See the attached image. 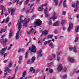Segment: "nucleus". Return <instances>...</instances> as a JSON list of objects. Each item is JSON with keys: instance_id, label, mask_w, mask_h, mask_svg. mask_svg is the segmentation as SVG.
<instances>
[{"instance_id": "obj_1", "label": "nucleus", "mask_w": 79, "mask_h": 79, "mask_svg": "<svg viewBox=\"0 0 79 79\" xmlns=\"http://www.w3.org/2000/svg\"><path fill=\"white\" fill-rule=\"evenodd\" d=\"M22 18H23V15H21L20 17V21L19 23V20H18L17 23V25L19 26V30H20V29H21V26H22V25H21V22H23V20L22 19Z\"/></svg>"}, {"instance_id": "obj_2", "label": "nucleus", "mask_w": 79, "mask_h": 79, "mask_svg": "<svg viewBox=\"0 0 79 79\" xmlns=\"http://www.w3.org/2000/svg\"><path fill=\"white\" fill-rule=\"evenodd\" d=\"M79 1H77L76 3H73L72 5V6L73 8H75V7H76L77 9H75L74 10V11L76 12L77 10H78V8H79Z\"/></svg>"}, {"instance_id": "obj_3", "label": "nucleus", "mask_w": 79, "mask_h": 79, "mask_svg": "<svg viewBox=\"0 0 79 79\" xmlns=\"http://www.w3.org/2000/svg\"><path fill=\"white\" fill-rule=\"evenodd\" d=\"M29 50H30L31 52L32 53H35L37 51V48L35 45H32L31 48L30 47L29 48Z\"/></svg>"}, {"instance_id": "obj_4", "label": "nucleus", "mask_w": 79, "mask_h": 79, "mask_svg": "<svg viewBox=\"0 0 79 79\" xmlns=\"http://www.w3.org/2000/svg\"><path fill=\"white\" fill-rule=\"evenodd\" d=\"M29 21H30V19H29V18H28L27 20V18L25 19L23 21V22H24L23 25V27H27V23H28Z\"/></svg>"}, {"instance_id": "obj_5", "label": "nucleus", "mask_w": 79, "mask_h": 79, "mask_svg": "<svg viewBox=\"0 0 79 79\" xmlns=\"http://www.w3.org/2000/svg\"><path fill=\"white\" fill-rule=\"evenodd\" d=\"M6 49H7V47H6L5 48H2L1 50H0V54H1L2 56L4 55L3 53H4Z\"/></svg>"}, {"instance_id": "obj_6", "label": "nucleus", "mask_w": 79, "mask_h": 79, "mask_svg": "<svg viewBox=\"0 0 79 79\" xmlns=\"http://www.w3.org/2000/svg\"><path fill=\"white\" fill-rule=\"evenodd\" d=\"M42 51V50L41 49H40L39 51L37 52V53L38 55V58H39V57H41L43 56L42 54H41Z\"/></svg>"}, {"instance_id": "obj_7", "label": "nucleus", "mask_w": 79, "mask_h": 79, "mask_svg": "<svg viewBox=\"0 0 79 79\" xmlns=\"http://www.w3.org/2000/svg\"><path fill=\"white\" fill-rule=\"evenodd\" d=\"M41 23H42V21L41 20H38L37 21L35 22L34 24L36 26H40V25H41Z\"/></svg>"}, {"instance_id": "obj_8", "label": "nucleus", "mask_w": 79, "mask_h": 79, "mask_svg": "<svg viewBox=\"0 0 79 79\" xmlns=\"http://www.w3.org/2000/svg\"><path fill=\"white\" fill-rule=\"evenodd\" d=\"M15 8H12L11 10V16H12L13 17L14 16V15L15 14Z\"/></svg>"}, {"instance_id": "obj_9", "label": "nucleus", "mask_w": 79, "mask_h": 79, "mask_svg": "<svg viewBox=\"0 0 79 79\" xmlns=\"http://www.w3.org/2000/svg\"><path fill=\"white\" fill-rule=\"evenodd\" d=\"M73 27V24L71 23L69 24V27L68 28V31H71V29H72Z\"/></svg>"}, {"instance_id": "obj_10", "label": "nucleus", "mask_w": 79, "mask_h": 79, "mask_svg": "<svg viewBox=\"0 0 79 79\" xmlns=\"http://www.w3.org/2000/svg\"><path fill=\"white\" fill-rule=\"evenodd\" d=\"M63 66H62L61 64H60L58 66L57 70L59 71H61V70H62V69H63Z\"/></svg>"}, {"instance_id": "obj_11", "label": "nucleus", "mask_w": 79, "mask_h": 79, "mask_svg": "<svg viewBox=\"0 0 79 79\" xmlns=\"http://www.w3.org/2000/svg\"><path fill=\"white\" fill-rule=\"evenodd\" d=\"M7 41H8V39L7 38L5 39L2 38L0 42L1 44H3V43H6Z\"/></svg>"}, {"instance_id": "obj_12", "label": "nucleus", "mask_w": 79, "mask_h": 79, "mask_svg": "<svg viewBox=\"0 0 79 79\" xmlns=\"http://www.w3.org/2000/svg\"><path fill=\"white\" fill-rule=\"evenodd\" d=\"M68 60L71 63H74V59L73 57H69L68 58Z\"/></svg>"}, {"instance_id": "obj_13", "label": "nucleus", "mask_w": 79, "mask_h": 79, "mask_svg": "<svg viewBox=\"0 0 79 79\" xmlns=\"http://www.w3.org/2000/svg\"><path fill=\"white\" fill-rule=\"evenodd\" d=\"M47 8H46L44 10V13L45 14V17H48L49 16V15H48L47 14Z\"/></svg>"}, {"instance_id": "obj_14", "label": "nucleus", "mask_w": 79, "mask_h": 79, "mask_svg": "<svg viewBox=\"0 0 79 79\" xmlns=\"http://www.w3.org/2000/svg\"><path fill=\"white\" fill-rule=\"evenodd\" d=\"M26 71H24L22 75V76L23 77H20L19 79H24V78L23 77H24L26 76Z\"/></svg>"}, {"instance_id": "obj_15", "label": "nucleus", "mask_w": 79, "mask_h": 79, "mask_svg": "<svg viewBox=\"0 0 79 79\" xmlns=\"http://www.w3.org/2000/svg\"><path fill=\"white\" fill-rule=\"evenodd\" d=\"M0 6H1V7H2V13L1 14V15H3V10H6V9H5V7L3 6L2 5H1Z\"/></svg>"}, {"instance_id": "obj_16", "label": "nucleus", "mask_w": 79, "mask_h": 79, "mask_svg": "<svg viewBox=\"0 0 79 79\" xmlns=\"http://www.w3.org/2000/svg\"><path fill=\"white\" fill-rule=\"evenodd\" d=\"M35 58H36V57H35V56H34L31 58V61H30V63L31 64H32L34 61H35Z\"/></svg>"}, {"instance_id": "obj_17", "label": "nucleus", "mask_w": 79, "mask_h": 79, "mask_svg": "<svg viewBox=\"0 0 79 79\" xmlns=\"http://www.w3.org/2000/svg\"><path fill=\"white\" fill-rule=\"evenodd\" d=\"M12 71V69H10L8 67L6 68V70H5V73H7V71H8V73H10L11 71Z\"/></svg>"}, {"instance_id": "obj_18", "label": "nucleus", "mask_w": 79, "mask_h": 79, "mask_svg": "<svg viewBox=\"0 0 79 79\" xmlns=\"http://www.w3.org/2000/svg\"><path fill=\"white\" fill-rule=\"evenodd\" d=\"M48 31L45 30L42 32V35H47L48 34Z\"/></svg>"}, {"instance_id": "obj_19", "label": "nucleus", "mask_w": 79, "mask_h": 79, "mask_svg": "<svg viewBox=\"0 0 79 79\" xmlns=\"http://www.w3.org/2000/svg\"><path fill=\"white\" fill-rule=\"evenodd\" d=\"M19 31H18L16 34L15 39L16 40L19 39Z\"/></svg>"}, {"instance_id": "obj_20", "label": "nucleus", "mask_w": 79, "mask_h": 79, "mask_svg": "<svg viewBox=\"0 0 79 79\" xmlns=\"http://www.w3.org/2000/svg\"><path fill=\"white\" fill-rule=\"evenodd\" d=\"M73 50L74 52L75 53H77V50H76V47L74 46L73 48Z\"/></svg>"}, {"instance_id": "obj_21", "label": "nucleus", "mask_w": 79, "mask_h": 79, "mask_svg": "<svg viewBox=\"0 0 79 79\" xmlns=\"http://www.w3.org/2000/svg\"><path fill=\"white\" fill-rule=\"evenodd\" d=\"M54 3H55V6H57L58 3V0H54Z\"/></svg>"}, {"instance_id": "obj_22", "label": "nucleus", "mask_w": 79, "mask_h": 79, "mask_svg": "<svg viewBox=\"0 0 79 79\" xmlns=\"http://www.w3.org/2000/svg\"><path fill=\"white\" fill-rule=\"evenodd\" d=\"M12 34H13L12 31H11V30H10V32L9 34V38H11V36L12 35Z\"/></svg>"}, {"instance_id": "obj_23", "label": "nucleus", "mask_w": 79, "mask_h": 79, "mask_svg": "<svg viewBox=\"0 0 79 79\" xmlns=\"http://www.w3.org/2000/svg\"><path fill=\"white\" fill-rule=\"evenodd\" d=\"M75 29L76 32H79V27H78L77 26L76 27H75Z\"/></svg>"}, {"instance_id": "obj_24", "label": "nucleus", "mask_w": 79, "mask_h": 79, "mask_svg": "<svg viewBox=\"0 0 79 79\" xmlns=\"http://www.w3.org/2000/svg\"><path fill=\"white\" fill-rule=\"evenodd\" d=\"M43 10H44V8H43V7H39L38 9V11H42Z\"/></svg>"}, {"instance_id": "obj_25", "label": "nucleus", "mask_w": 79, "mask_h": 79, "mask_svg": "<svg viewBox=\"0 0 79 79\" xmlns=\"http://www.w3.org/2000/svg\"><path fill=\"white\" fill-rule=\"evenodd\" d=\"M48 71L51 74H52V73H53V70L52 69H48Z\"/></svg>"}, {"instance_id": "obj_26", "label": "nucleus", "mask_w": 79, "mask_h": 79, "mask_svg": "<svg viewBox=\"0 0 79 79\" xmlns=\"http://www.w3.org/2000/svg\"><path fill=\"white\" fill-rule=\"evenodd\" d=\"M53 26H58V23L56 22L53 24Z\"/></svg>"}, {"instance_id": "obj_27", "label": "nucleus", "mask_w": 79, "mask_h": 79, "mask_svg": "<svg viewBox=\"0 0 79 79\" xmlns=\"http://www.w3.org/2000/svg\"><path fill=\"white\" fill-rule=\"evenodd\" d=\"M34 30V29L33 28H32L31 30L29 32L27 31V34H28L29 35H30V34L32 32V31H33Z\"/></svg>"}, {"instance_id": "obj_28", "label": "nucleus", "mask_w": 79, "mask_h": 79, "mask_svg": "<svg viewBox=\"0 0 79 79\" xmlns=\"http://www.w3.org/2000/svg\"><path fill=\"white\" fill-rule=\"evenodd\" d=\"M52 37H53V35H48L47 39H48L49 38H50V39H52Z\"/></svg>"}, {"instance_id": "obj_29", "label": "nucleus", "mask_w": 79, "mask_h": 79, "mask_svg": "<svg viewBox=\"0 0 79 79\" xmlns=\"http://www.w3.org/2000/svg\"><path fill=\"white\" fill-rule=\"evenodd\" d=\"M64 23H65V20H62L61 21V24L62 26H63V24H64Z\"/></svg>"}, {"instance_id": "obj_30", "label": "nucleus", "mask_w": 79, "mask_h": 79, "mask_svg": "<svg viewBox=\"0 0 79 79\" xmlns=\"http://www.w3.org/2000/svg\"><path fill=\"white\" fill-rule=\"evenodd\" d=\"M49 46H50L51 48H53L54 46H53V43H51L49 44Z\"/></svg>"}, {"instance_id": "obj_31", "label": "nucleus", "mask_w": 79, "mask_h": 79, "mask_svg": "<svg viewBox=\"0 0 79 79\" xmlns=\"http://www.w3.org/2000/svg\"><path fill=\"white\" fill-rule=\"evenodd\" d=\"M2 29V32H6V27H5V28H4L3 29Z\"/></svg>"}, {"instance_id": "obj_32", "label": "nucleus", "mask_w": 79, "mask_h": 79, "mask_svg": "<svg viewBox=\"0 0 79 79\" xmlns=\"http://www.w3.org/2000/svg\"><path fill=\"white\" fill-rule=\"evenodd\" d=\"M28 55V52L27 51L26 52L25 54V58H27V56Z\"/></svg>"}, {"instance_id": "obj_33", "label": "nucleus", "mask_w": 79, "mask_h": 79, "mask_svg": "<svg viewBox=\"0 0 79 79\" xmlns=\"http://www.w3.org/2000/svg\"><path fill=\"white\" fill-rule=\"evenodd\" d=\"M48 24L49 25H52L53 23H52V22L51 20H49V22H48Z\"/></svg>"}, {"instance_id": "obj_34", "label": "nucleus", "mask_w": 79, "mask_h": 79, "mask_svg": "<svg viewBox=\"0 0 79 79\" xmlns=\"http://www.w3.org/2000/svg\"><path fill=\"white\" fill-rule=\"evenodd\" d=\"M52 18L53 19V21H55V20L56 19L57 17H51L50 18V19H52Z\"/></svg>"}, {"instance_id": "obj_35", "label": "nucleus", "mask_w": 79, "mask_h": 79, "mask_svg": "<svg viewBox=\"0 0 79 79\" xmlns=\"http://www.w3.org/2000/svg\"><path fill=\"white\" fill-rule=\"evenodd\" d=\"M9 18H8L6 19V20L5 23H8V22L9 21Z\"/></svg>"}, {"instance_id": "obj_36", "label": "nucleus", "mask_w": 79, "mask_h": 79, "mask_svg": "<svg viewBox=\"0 0 79 79\" xmlns=\"http://www.w3.org/2000/svg\"><path fill=\"white\" fill-rule=\"evenodd\" d=\"M67 77V75H66L65 76H62V78H63V79H66Z\"/></svg>"}, {"instance_id": "obj_37", "label": "nucleus", "mask_w": 79, "mask_h": 79, "mask_svg": "<svg viewBox=\"0 0 79 79\" xmlns=\"http://www.w3.org/2000/svg\"><path fill=\"white\" fill-rule=\"evenodd\" d=\"M34 69V68L32 67H31L30 70V72H32V71H33V70Z\"/></svg>"}, {"instance_id": "obj_38", "label": "nucleus", "mask_w": 79, "mask_h": 79, "mask_svg": "<svg viewBox=\"0 0 79 79\" xmlns=\"http://www.w3.org/2000/svg\"><path fill=\"white\" fill-rule=\"evenodd\" d=\"M52 64V62H51V63H48L47 65L48 67H49V66H50L51 65V64Z\"/></svg>"}, {"instance_id": "obj_39", "label": "nucleus", "mask_w": 79, "mask_h": 79, "mask_svg": "<svg viewBox=\"0 0 79 79\" xmlns=\"http://www.w3.org/2000/svg\"><path fill=\"white\" fill-rule=\"evenodd\" d=\"M77 40H78V37H76L75 39L74 42H76Z\"/></svg>"}, {"instance_id": "obj_40", "label": "nucleus", "mask_w": 79, "mask_h": 79, "mask_svg": "<svg viewBox=\"0 0 79 79\" xmlns=\"http://www.w3.org/2000/svg\"><path fill=\"white\" fill-rule=\"evenodd\" d=\"M23 56H20L19 57V60H22V58Z\"/></svg>"}, {"instance_id": "obj_41", "label": "nucleus", "mask_w": 79, "mask_h": 79, "mask_svg": "<svg viewBox=\"0 0 79 79\" xmlns=\"http://www.w3.org/2000/svg\"><path fill=\"white\" fill-rule=\"evenodd\" d=\"M47 3H46L45 4H44L43 5H42V6H41L42 7H43V6H47Z\"/></svg>"}, {"instance_id": "obj_42", "label": "nucleus", "mask_w": 79, "mask_h": 79, "mask_svg": "<svg viewBox=\"0 0 79 79\" xmlns=\"http://www.w3.org/2000/svg\"><path fill=\"white\" fill-rule=\"evenodd\" d=\"M67 70V69L66 67H65L64 68V72H66V71Z\"/></svg>"}, {"instance_id": "obj_43", "label": "nucleus", "mask_w": 79, "mask_h": 79, "mask_svg": "<svg viewBox=\"0 0 79 79\" xmlns=\"http://www.w3.org/2000/svg\"><path fill=\"white\" fill-rule=\"evenodd\" d=\"M32 6H34V4H32L30 6V10H31V8L32 7Z\"/></svg>"}, {"instance_id": "obj_44", "label": "nucleus", "mask_w": 79, "mask_h": 79, "mask_svg": "<svg viewBox=\"0 0 79 79\" xmlns=\"http://www.w3.org/2000/svg\"><path fill=\"white\" fill-rule=\"evenodd\" d=\"M7 55V53H5L4 55L3 58H5V57H6V56Z\"/></svg>"}, {"instance_id": "obj_45", "label": "nucleus", "mask_w": 79, "mask_h": 79, "mask_svg": "<svg viewBox=\"0 0 79 79\" xmlns=\"http://www.w3.org/2000/svg\"><path fill=\"white\" fill-rule=\"evenodd\" d=\"M62 2H63V0H61V1H60V2L59 5V6H60V5H61V3H62Z\"/></svg>"}, {"instance_id": "obj_46", "label": "nucleus", "mask_w": 79, "mask_h": 79, "mask_svg": "<svg viewBox=\"0 0 79 79\" xmlns=\"http://www.w3.org/2000/svg\"><path fill=\"white\" fill-rule=\"evenodd\" d=\"M8 61V59L5 60L3 61V63H6Z\"/></svg>"}, {"instance_id": "obj_47", "label": "nucleus", "mask_w": 79, "mask_h": 79, "mask_svg": "<svg viewBox=\"0 0 79 79\" xmlns=\"http://www.w3.org/2000/svg\"><path fill=\"white\" fill-rule=\"evenodd\" d=\"M29 0H27L25 1L26 4H27V3H29Z\"/></svg>"}, {"instance_id": "obj_48", "label": "nucleus", "mask_w": 79, "mask_h": 79, "mask_svg": "<svg viewBox=\"0 0 79 79\" xmlns=\"http://www.w3.org/2000/svg\"><path fill=\"white\" fill-rule=\"evenodd\" d=\"M73 48H69V51H72V50H73Z\"/></svg>"}, {"instance_id": "obj_49", "label": "nucleus", "mask_w": 79, "mask_h": 79, "mask_svg": "<svg viewBox=\"0 0 79 79\" xmlns=\"http://www.w3.org/2000/svg\"><path fill=\"white\" fill-rule=\"evenodd\" d=\"M18 67H16V69H15V73H16V71H17V70H18Z\"/></svg>"}, {"instance_id": "obj_50", "label": "nucleus", "mask_w": 79, "mask_h": 79, "mask_svg": "<svg viewBox=\"0 0 79 79\" xmlns=\"http://www.w3.org/2000/svg\"><path fill=\"white\" fill-rule=\"evenodd\" d=\"M54 32L55 34H57V30L56 29H55Z\"/></svg>"}, {"instance_id": "obj_51", "label": "nucleus", "mask_w": 79, "mask_h": 79, "mask_svg": "<svg viewBox=\"0 0 79 79\" xmlns=\"http://www.w3.org/2000/svg\"><path fill=\"white\" fill-rule=\"evenodd\" d=\"M30 61H31V59L29 60L27 62V64H30Z\"/></svg>"}, {"instance_id": "obj_52", "label": "nucleus", "mask_w": 79, "mask_h": 79, "mask_svg": "<svg viewBox=\"0 0 79 79\" xmlns=\"http://www.w3.org/2000/svg\"><path fill=\"white\" fill-rule=\"evenodd\" d=\"M60 57L59 56H58L57 59V61H60Z\"/></svg>"}, {"instance_id": "obj_53", "label": "nucleus", "mask_w": 79, "mask_h": 79, "mask_svg": "<svg viewBox=\"0 0 79 79\" xmlns=\"http://www.w3.org/2000/svg\"><path fill=\"white\" fill-rule=\"evenodd\" d=\"M19 0H18L16 2V5H18V4H19Z\"/></svg>"}, {"instance_id": "obj_54", "label": "nucleus", "mask_w": 79, "mask_h": 79, "mask_svg": "<svg viewBox=\"0 0 79 79\" xmlns=\"http://www.w3.org/2000/svg\"><path fill=\"white\" fill-rule=\"evenodd\" d=\"M8 73L6 72V73H4V77H6V75H7V74Z\"/></svg>"}, {"instance_id": "obj_55", "label": "nucleus", "mask_w": 79, "mask_h": 79, "mask_svg": "<svg viewBox=\"0 0 79 79\" xmlns=\"http://www.w3.org/2000/svg\"><path fill=\"white\" fill-rule=\"evenodd\" d=\"M56 15V14L54 12V15H53L52 17H51V18L54 17Z\"/></svg>"}, {"instance_id": "obj_56", "label": "nucleus", "mask_w": 79, "mask_h": 79, "mask_svg": "<svg viewBox=\"0 0 79 79\" xmlns=\"http://www.w3.org/2000/svg\"><path fill=\"white\" fill-rule=\"evenodd\" d=\"M34 8H33L32 9H31V11H30V13H32V12L34 11Z\"/></svg>"}, {"instance_id": "obj_57", "label": "nucleus", "mask_w": 79, "mask_h": 79, "mask_svg": "<svg viewBox=\"0 0 79 79\" xmlns=\"http://www.w3.org/2000/svg\"><path fill=\"white\" fill-rule=\"evenodd\" d=\"M47 41H46V42H44V45H47Z\"/></svg>"}, {"instance_id": "obj_58", "label": "nucleus", "mask_w": 79, "mask_h": 79, "mask_svg": "<svg viewBox=\"0 0 79 79\" xmlns=\"http://www.w3.org/2000/svg\"><path fill=\"white\" fill-rule=\"evenodd\" d=\"M12 66V64H11V63H9V67H11Z\"/></svg>"}, {"instance_id": "obj_59", "label": "nucleus", "mask_w": 79, "mask_h": 79, "mask_svg": "<svg viewBox=\"0 0 79 79\" xmlns=\"http://www.w3.org/2000/svg\"><path fill=\"white\" fill-rule=\"evenodd\" d=\"M66 3H63V6H64V7H66Z\"/></svg>"}, {"instance_id": "obj_60", "label": "nucleus", "mask_w": 79, "mask_h": 79, "mask_svg": "<svg viewBox=\"0 0 79 79\" xmlns=\"http://www.w3.org/2000/svg\"><path fill=\"white\" fill-rule=\"evenodd\" d=\"M5 19H4L1 22V24H3V23H4V22H5Z\"/></svg>"}, {"instance_id": "obj_61", "label": "nucleus", "mask_w": 79, "mask_h": 79, "mask_svg": "<svg viewBox=\"0 0 79 79\" xmlns=\"http://www.w3.org/2000/svg\"><path fill=\"white\" fill-rule=\"evenodd\" d=\"M65 14H66V11H64V12H63L62 13V15H65Z\"/></svg>"}, {"instance_id": "obj_62", "label": "nucleus", "mask_w": 79, "mask_h": 79, "mask_svg": "<svg viewBox=\"0 0 79 79\" xmlns=\"http://www.w3.org/2000/svg\"><path fill=\"white\" fill-rule=\"evenodd\" d=\"M50 42H52V40H49V41H47V43L48 44H49Z\"/></svg>"}, {"instance_id": "obj_63", "label": "nucleus", "mask_w": 79, "mask_h": 79, "mask_svg": "<svg viewBox=\"0 0 79 79\" xmlns=\"http://www.w3.org/2000/svg\"><path fill=\"white\" fill-rule=\"evenodd\" d=\"M5 35H2L1 37V38H2L3 39V38H4V37H5Z\"/></svg>"}, {"instance_id": "obj_64", "label": "nucleus", "mask_w": 79, "mask_h": 79, "mask_svg": "<svg viewBox=\"0 0 79 79\" xmlns=\"http://www.w3.org/2000/svg\"><path fill=\"white\" fill-rule=\"evenodd\" d=\"M3 32V29H2L0 31V34Z\"/></svg>"}]
</instances>
